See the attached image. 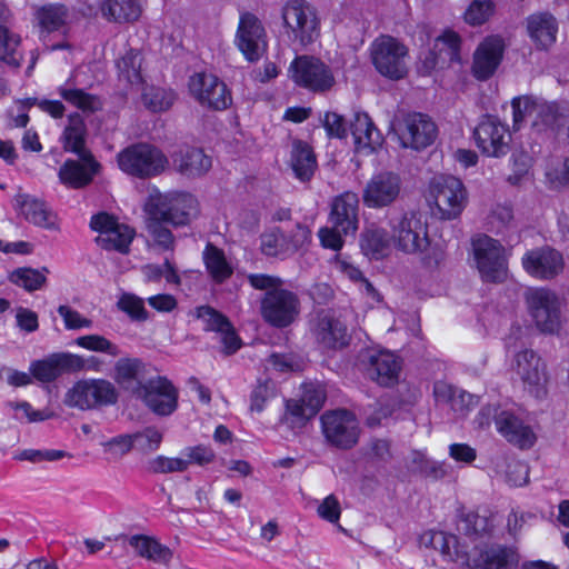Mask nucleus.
I'll return each mask as SVG.
<instances>
[{"instance_id": "nucleus-8", "label": "nucleus", "mask_w": 569, "mask_h": 569, "mask_svg": "<svg viewBox=\"0 0 569 569\" xmlns=\"http://www.w3.org/2000/svg\"><path fill=\"white\" fill-rule=\"evenodd\" d=\"M282 20L289 36L300 44L313 42L319 36L315 9L302 0H290L282 8Z\"/></svg>"}, {"instance_id": "nucleus-57", "label": "nucleus", "mask_w": 569, "mask_h": 569, "mask_svg": "<svg viewBox=\"0 0 569 569\" xmlns=\"http://www.w3.org/2000/svg\"><path fill=\"white\" fill-rule=\"evenodd\" d=\"M30 372L41 382H52L61 375L56 358L33 361L30 365Z\"/></svg>"}, {"instance_id": "nucleus-50", "label": "nucleus", "mask_w": 569, "mask_h": 569, "mask_svg": "<svg viewBox=\"0 0 569 569\" xmlns=\"http://www.w3.org/2000/svg\"><path fill=\"white\" fill-rule=\"evenodd\" d=\"M76 343L84 349L96 351V352H104L112 357H117L120 355V349L117 345L99 335H88L82 336L76 339Z\"/></svg>"}, {"instance_id": "nucleus-41", "label": "nucleus", "mask_w": 569, "mask_h": 569, "mask_svg": "<svg viewBox=\"0 0 569 569\" xmlns=\"http://www.w3.org/2000/svg\"><path fill=\"white\" fill-rule=\"evenodd\" d=\"M59 94L66 102L83 112H94L102 107L99 97L77 88L71 80L59 88Z\"/></svg>"}, {"instance_id": "nucleus-45", "label": "nucleus", "mask_w": 569, "mask_h": 569, "mask_svg": "<svg viewBox=\"0 0 569 569\" xmlns=\"http://www.w3.org/2000/svg\"><path fill=\"white\" fill-rule=\"evenodd\" d=\"M260 249L267 257H286L293 253L287 234L279 228L261 234Z\"/></svg>"}, {"instance_id": "nucleus-25", "label": "nucleus", "mask_w": 569, "mask_h": 569, "mask_svg": "<svg viewBox=\"0 0 569 569\" xmlns=\"http://www.w3.org/2000/svg\"><path fill=\"white\" fill-rule=\"evenodd\" d=\"M368 377L380 386L389 387L398 381L400 362L390 351H369L363 358Z\"/></svg>"}, {"instance_id": "nucleus-44", "label": "nucleus", "mask_w": 569, "mask_h": 569, "mask_svg": "<svg viewBox=\"0 0 569 569\" xmlns=\"http://www.w3.org/2000/svg\"><path fill=\"white\" fill-rule=\"evenodd\" d=\"M142 57L139 51L130 49L117 62L119 78L131 86L142 84L141 74Z\"/></svg>"}, {"instance_id": "nucleus-10", "label": "nucleus", "mask_w": 569, "mask_h": 569, "mask_svg": "<svg viewBox=\"0 0 569 569\" xmlns=\"http://www.w3.org/2000/svg\"><path fill=\"white\" fill-rule=\"evenodd\" d=\"M178 389L162 376L149 378L144 385L134 390V398L157 416L166 417L173 413L178 407Z\"/></svg>"}, {"instance_id": "nucleus-5", "label": "nucleus", "mask_w": 569, "mask_h": 569, "mask_svg": "<svg viewBox=\"0 0 569 569\" xmlns=\"http://www.w3.org/2000/svg\"><path fill=\"white\" fill-rule=\"evenodd\" d=\"M300 313L299 296L282 287L264 293L260 299V316L270 327L283 329L291 326Z\"/></svg>"}, {"instance_id": "nucleus-48", "label": "nucleus", "mask_w": 569, "mask_h": 569, "mask_svg": "<svg viewBox=\"0 0 569 569\" xmlns=\"http://www.w3.org/2000/svg\"><path fill=\"white\" fill-rule=\"evenodd\" d=\"M117 307L127 313L132 321L142 322L149 318L143 299L133 293H122L117 302Z\"/></svg>"}, {"instance_id": "nucleus-33", "label": "nucleus", "mask_w": 569, "mask_h": 569, "mask_svg": "<svg viewBox=\"0 0 569 569\" xmlns=\"http://www.w3.org/2000/svg\"><path fill=\"white\" fill-rule=\"evenodd\" d=\"M179 172L188 177L204 174L212 166L211 158L194 147L181 148L173 157Z\"/></svg>"}, {"instance_id": "nucleus-37", "label": "nucleus", "mask_w": 569, "mask_h": 569, "mask_svg": "<svg viewBox=\"0 0 569 569\" xmlns=\"http://www.w3.org/2000/svg\"><path fill=\"white\" fill-rule=\"evenodd\" d=\"M390 237L386 229L371 224L361 233L360 247L370 259L379 260L389 250Z\"/></svg>"}, {"instance_id": "nucleus-24", "label": "nucleus", "mask_w": 569, "mask_h": 569, "mask_svg": "<svg viewBox=\"0 0 569 569\" xmlns=\"http://www.w3.org/2000/svg\"><path fill=\"white\" fill-rule=\"evenodd\" d=\"M401 190L400 177L393 172L375 174L363 190V202L369 208H383L396 201Z\"/></svg>"}, {"instance_id": "nucleus-11", "label": "nucleus", "mask_w": 569, "mask_h": 569, "mask_svg": "<svg viewBox=\"0 0 569 569\" xmlns=\"http://www.w3.org/2000/svg\"><path fill=\"white\" fill-rule=\"evenodd\" d=\"M391 228L395 246L400 251L413 254L428 249V226L419 212H406Z\"/></svg>"}, {"instance_id": "nucleus-20", "label": "nucleus", "mask_w": 569, "mask_h": 569, "mask_svg": "<svg viewBox=\"0 0 569 569\" xmlns=\"http://www.w3.org/2000/svg\"><path fill=\"white\" fill-rule=\"evenodd\" d=\"M513 369L528 391L536 398H540L546 393V366L533 350L525 349L517 352L515 355Z\"/></svg>"}, {"instance_id": "nucleus-32", "label": "nucleus", "mask_w": 569, "mask_h": 569, "mask_svg": "<svg viewBox=\"0 0 569 569\" xmlns=\"http://www.w3.org/2000/svg\"><path fill=\"white\" fill-rule=\"evenodd\" d=\"M350 130L355 139L357 151L371 153L383 142L382 134L366 112H358L355 114V119L350 124Z\"/></svg>"}, {"instance_id": "nucleus-40", "label": "nucleus", "mask_w": 569, "mask_h": 569, "mask_svg": "<svg viewBox=\"0 0 569 569\" xmlns=\"http://www.w3.org/2000/svg\"><path fill=\"white\" fill-rule=\"evenodd\" d=\"M87 127L83 117L79 113H72L68 118V124L63 131L64 150L82 156L90 152L86 148Z\"/></svg>"}, {"instance_id": "nucleus-21", "label": "nucleus", "mask_w": 569, "mask_h": 569, "mask_svg": "<svg viewBox=\"0 0 569 569\" xmlns=\"http://www.w3.org/2000/svg\"><path fill=\"white\" fill-rule=\"evenodd\" d=\"M312 333L319 345L330 350L343 349L351 340L346 323L330 311H321L317 315Z\"/></svg>"}, {"instance_id": "nucleus-35", "label": "nucleus", "mask_w": 569, "mask_h": 569, "mask_svg": "<svg viewBox=\"0 0 569 569\" xmlns=\"http://www.w3.org/2000/svg\"><path fill=\"white\" fill-rule=\"evenodd\" d=\"M129 545L136 550L139 557L159 565H168L173 556L170 548L160 543L153 537L134 535L129 538Z\"/></svg>"}, {"instance_id": "nucleus-6", "label": "nucleus", "mask_w": 569, "mask_h": 569, "mask_svg": "<svg viewBox=\"0 0 569 569\" xmlns=\"http://www.w3.org/2000/svg\"><path fill=\"white\" fill-rule=\"evenodd\" d=\"M118 391L112 382L104 379H89L77 382L64 397V403L81 410L114 405Z\"/></svg>"}, {"instance_id": "nucleus-59", "label": "nucleus", "mask_w": 569, "mask_h": 569, "mask_svg": "<svg viewBox=\"0 0 569 569\" xmlns=\"http://www.w3.org/2000/svg\"><path fill=\"white\" fill-rule=\"evenodd\" d=\"M273 397V387L270 380H258L250 395V410L261 412L266 402Z\"/></svg>"}, {"instance_id": "nucleus-19", "label": "nucleus", "mask_w": 569, "mask_h": 569, "mask_svg": "<svg viewBox=\"0 0 569 569\" xmlns=\"http://www.w3.org/2000/svg\"><path fill=\"white\" fill-rule=\"evenodd\" d=\"M236 43L246 59L254 62L266 50V31L261 21L251 12L240 14Z\"/></svg>"}, {"instance_id": "nucleus-55", "label": "nucleus", "mask_w": 569, "mask_h": 569, "mask_svg": "<svg viewBox=\"0 0 569 569\" xmlns=\"http://www.w3.org/2000/svg\"><path fill=\"white\" fill-rule=\"evenodd\" d=\"M493 12L491 0H475L465 12V20L472 26L485 23Z\"/></svg>"}, {"instance_id": "nucleus-38", "label": "nucleus", "mask_w": 569, "mask_h": 569, "mask_svg": "<svg viewBox=\"0 0 569 569\" xmlns=\"http://www.w3.org/2000/svg\"><path fill=\"white\" fill-rule=\"evenodd\" d=\"M202 259L209 276L214 282L222 283L232 276L233 269L223 250L211 242L207 243L202 252Z\"/></svg>"}, {"instance_id": "nucleus-7", "label": "nucleus", "mask_w": 569, "mask_h": 569, "mask_svg": "<svg viewBox=\"0 0 569 569\" xmlns=\"http://www.w3.org/2000/svg\"><path fill=\"white\" fill-rule=\"evenodd\" d=\"M430 194L441 219L458 218L468 202L467 190L462 181L453 176L433 178L430 184Z\"/></svg>"}, {"instance_id": "nucleus-64", "label": "nucleus", "mask_w": 569, "mask_h": 569, "mask_svg": "<svg viewBox=\"0 0 569 569\" xmlns=\"http://www.w3.org/2000/svg\"><path fill=\"white\" fill-rule=\"evenodd\" d=\"M436 48L445 52L450 61L458 60L460 50V38L453 31H447L436 40Z\"/></svg>"}, {"instance_id": "nucleus-30", "label": "nucleus", "mask_w": 569, "mask_h": 569, "mask_svg": "<svg viewBox=\"0 0 569 569\" xmlns=\"http://www.w3.org/2000/svg\"><path fill=\"white\" fill-rule=\"evenodd\" d=\"M527 32L538 50L549 49L557 40L558 22L549 12H536L526 19Z\"/></svg>"}, {"instance_id": "nucleus-27", "label": "nucleus", "mask_w": 569, "mask_h": 569, "mask_svg": "<svg viewBox=\"0 0 569 569\" xmlns=\"http://www.w3.org/2000/svg\"><path fill=\"white\" fill-rule=\"evenodd\" d=\"M505 43L498 36L486 38L473 56L472 72L478 80L489 79L501 62Z\"/></svg>"}, {"instance_id": "nucleus-23", "label": "nucleus", "mask_w": 569, "mask_h": 569, "mask_svg": "<svg viewBox=\"0 0 569 569\" xmlns=\"http://www.w3.org/2000/svg\"><path fill=\"white\" fill-rule=\"evenodd\" d=\"M523 269L532 277L549 280L563 269V259L559 251L545 246L527 251L522 257Z\"/></svg>"}, {"instance_id": "nucleus-13", "label": "nucleus", "mask_w": 569, "mask_h": 569, "mask_svg": "<svg viewBox=\"0 0 569 569\" xmlns=\"http://www.w3.org/2000/svg\"><path fill=\"white\" fill-rule=\"evenodd\" d=\"M289 71L295 83L313 92L328 91L335 84L330 68L315 57H297L291 62Z\"/></svg>"}, {"instance_id": "nucleus-47", "label": "nucleus", "mask_w": 569, "mask_h": 569, "mask_svg": "<svg viewBox=\"0 0 569 569\" xmlns=\"http://www.w3.org/2000/svg\"><path fill=\"white\" fill-rule=\"evenodd\" d=\"M106 459L109 462H118L133 448L131 435H119L101 443Z\"/></svg>"}, {"instance_id": "nucleus-31", "label": "nucleus", "mask_w": 569, "mask_h": 569, "mask_svg": "<svg viewBox=\"0 0 569 569\" xmlns=\"http://www.w3.org/2000/svg\"><path fill=\"white\" fill-rule=\"evenodd\" d=\"M113 379L134 397L137 387L149 379L148 366L139 358H120L114 365Z\"/></svg>"}, {"instance_id": "nucleus-3", "label": "nucleus", "mask_w": 569, "mask_h": 569, "mask_svg": "<svg viewBox=\"0 0 569 569\" xmlns=\"http://www.w3.org/2000/svg\"><path fill=\"white\" fill-rule=\"evenodd\" d=\"M473 256L480 277L486 282L499 283L507 278V254L499 240L479 234L472 240Z\"/></svg>"}, {"instance_id": "nucleus-34", "label": "nucleus", "mask_w": 569, "mask_h": 569, "mask_svg": "<svg viewBox=\"0 0 569 569\" xmlns=\"http://www.w3.org/2000/svg\"><path fill=\"white\" fill-rule=\"evenodd\" d=\"M100 12L110 22L129 23L139 19L142 8L140 0H103Z\"/></svg>"}, {"instance_id": "nucleus-60", "label": "nucleus", "mask_w": 569, "mask_h": 569, "mask_svg": "<svg viewBox=\"0 0 569 569\" xmlns=\"http://www.w3.org/2000/svg\"><path fill=\"white\" fill-rule=\"evenodd\" d=\"M247 280L253 289L264 293L280 290L284 284L282 278L267 273H249Z\"/></svg>"}, {"instance_id": "nucleus-62", "label": "nucleus", "mask_w": 569, "mask_h": 569, "mask_svg": "<svg viewBox=\"0 0 569 569\" xmlns=\"http://www.w3.org/2000/svg\"><path fill=\"white\" fill-rule=\"evenodd\" d=\"M287 413L286 420L291 427H302L308 420L315 415H309V408L301 400H288L287 401Z\"/></svg>"}, {"instance_id": "nucleus-28", "label": "nucleus", "mask_w": 569, "mask_h": 569, "mask_svg": "<svg viewBox=\"0 0 569 569\" xmlns=\"http://www.w3.org/2000/svg\"><path fill=\"white\" fill-rule=\"evenodd\" d=\"M33 22L39 29L40 38L44 40L52 32L67 33L70 20L69 9L61 3L33 6Z\"/></svg>"}, {"instance_id": "nucleus-2", "label": "nucleus", "mask_w": 569, "mask_h": 569, "mask_svg": "<svg viewBox=\"0 0 569 569\" xmlns=\"http://www.w3.org/2000/svg\"><path fill=\"white\" fill-rule=\"evenodd\" d=\"M371 61L376 70L391 80L407 76L408 48L391 36H380L370 47Z\"/></svg>"}, {"instance_id": "nucleus-12", "label": "nucleus", "mask_w": 569, "mask_h": 569, "mask_svg": "<svg viewBox=\"0 0 569 569\" xmlns=\"http://www.w3.org/2000/svg\"><path fill=\"white\" fill-rule=\"evenodd\" d=\"M320 420L322 435L329 445L339 449H350L357 445L360 429L352 412L331 410L325 412Z\"/></svg>"}, {"instance_id": "nucleus-52", "label": "nucleus", "mask_w": 569, "mask_h": 569, "mask_svg": "<svg viewBox=\"0 0 569 569\" xmlns=\"http://www.w3.org/2000/svg\"><path fill=\"white\" fill-rule=\"evenodd\" d=\"M196 317L204 323L206 331L219 332L229 326V319L210 306H200L196 309Z\"/></svg>"}, {"instance_id": "nucleus-53", "label": "nucleus", "mask_w": 569, "mask_h": 569, "mask_svg": "<svg viewBox=\"0 0 569 569\" xmlns=\"http://www.w3.org/2000/svg\"><path fill=\"white\" fill-rule=\"evenodd\" d=\"M189 468V460L184 458H169L157 456L148 463V470L152 473L183 472Z\"/></svg>"}, {"instance_id": "nucleus-22", "label": "nucleus", "mask_w": 569, "mask_h": 569, "mask_svg": "<svg viewBox=\"0 0 569 569\" xmlns=\"http://www.w3.org/2000/svg\"><path fill=\"white\" fill-rule=\"evenodd\" d=\"M78 157V160H66L58 171L60 182L70 189H82L89 186L101 169V164L91 152H84Z\"/></svg>"}, {"instance_id": "nucleus-49", "label": "nucleus", "mask_w": 569, "mask_h": 569, "mask_svg": "<svg viewBox=\"0 0 569 569\" xmlns=\"http://www.w3.org/2000/svg\"><path fill=\"white\" fill-rule=\"evenodd\" d=\"M492 523L485 516L475 512L467 513L460 520L459 530L466 536H483L492 530Z\"/></svg>"}, {"instance_id": "nucleus-17", "label": "nucleus", "mask_w": 569, "mask_h": 569, "mask_svg": "<svg viewBox=\"0 0 569 569\" xmlns=\"http://www.w3.org/2000/svg\"><path fill=\"white\" fill-rule=\"evenodd\" d=\"M477 147L488 157H502L509 151L511 133L498 118L486 116L473 131Z\"/></svg>"}, {"instance_id": "nucleus-58", "label": "nucleus", "mask_w": 569, "mask_h": 569, "mask_svg": "<svg viewBox=\"0 0 569 569\" xmlns=\"http://www.w3.org/2000/svg\"><path fill=\"white\" fill-rule=\"evenodd\" d=\"M173 93L159 88H152L143 94L144 104L153 112L164 111L173 103Z\"/></svg>"}, {"instance_id": "nucleus-61", "label": "nucleus", "mask_w": 569, "mask_h": 569, "mask_svg": "<svg viewBox=\"0 0 569 569\" xmlns=\"http://www.w3.org/2000/svg\"><path fill=\"white\" fill-rule=\"evenodd\" d=\"M66 457H71V455L64 450H57V449H44V450H37V449H26L20 452L19 459L20 460H27L33 463L41 462V461H58L60 459H63Z\"/></svg>"}, {"instance_id": "nucleus-39", "label": "nucleus", "mask_w": 569, "mask_h": 569, "mask_svg": "<svg viewBox=\"0 0 569 569\" xmlns=\"http://www.w3.org/2000/svg\"><path fill=\"white\" fill-rule=\"evenodd\" d=\"M291 167L299 180L309 181L311 179L317 168V160L309 144L302 141L293 143Z\"/></svg>"}, {"instance_id": "nucleus-29", "label": "nucleus", "mask_w": 569, "mask_h": 569, "mask_svg": "<svg viewBox=\"0 0 569 569\" xmlns=\"http://www.w3.org/2000/svg\"><path fill=\"white\" fill-rule=\"evenodd\" d=\"M496 428L508 442L521 449L531 448L537 439L531 427L508 410H500L496 417Z\"/></svg>"}, {"instance_id": "nucleus-18", "label": "nucleus", "mask_w": 569, "mask_h": 569, "mask_svg": "<svg viewBox=\"0 0 569 569\" xmlns=\"http://www.w3.org/2000/svg\"><path fill=\"white\" fill-rule=\"evenodd\" d=\"M192 97L203 107L224 110L231 102V94L223 81L212 73H196L189 80Z\"/></svg>"}, {"instance_id": "nucleus-16", "label": "nucleus", "mask_w": 569, "mask_h": 569, "mask_svg": "<svg viewBox=\"0 0 569 569\" xmlns=\"http://www.w3.org/2000/svg\"><path fill=\"white\" fill-rule=\"evenodd\" d=\"M397 132L403 148L422 150L435 142L438 129L429 116L412 112L403 117Z\"/></svg>"}, {"instance_id": "nucleus-1", "label": "nucleus", "mask_w": 569, "mask_h": 569, "mask_svg": "<svg viewBox=\"0 0 569 569\" xmlns=\"http://www.w3.org/2000/svg\"><path fill=\"white\" fill-rule=\"evenodd\" d=\"M119 168L137 178H150L161 173L168 161L166 156L148 143L132 144L117 156Z\"/></svg>"}, {"instance_id": "nucleus-56", "label": "nucleus", "mask_w": 569, "mask_h": 569, "mask_svg": "<svg viewBox=\"0 0 569 569\" xmlns=\"http://www.w3.org/2000/svg\"><path fill=\"white\" fill-rule=\"evenodd\" d=\"M563 104H558L556 102H546L540 101L538 107L536 120H533V126L539 127L543 126L546 129L551 131L555 122L557 121V117L561 113Z\"/></svg>"}, {"instance_id": "nucleus-46", "label": "nucleus", "mask_w": 569, "mask_h": 569, "mask_svg": "<svg viewBox=\"0 0 569 569\" xmlns=\"http://www.w3.org/2000/svg\"><path fill=\"white\" fill-rule=\"evenodd\" d=\"M146 213V228L156 244L161 247L163 250H173L174 237L167 227L169 223L158 214H153L152 212Z\"/></svg>"}, {"instance_id": "nucleus-9", "label": "nucleus", "mask_w": 569, "mask_h": 569, "mask_svg": "<svg viewBox=\"0 0 569 569\" xmlns=\"http://www.w3.org/2000/svg\"><path fill=\"white\" fill-rule=\"evenodd\" d=\"M528 312L541 332L553 333L560 328L561 311L558 296L546 288L526 292Z\"/></svg>"}, {"instance_id": "nucleus-36", "label": "nucleus", "mask_w": 569, "mask_h": 569, "mask_svg": "<svg viewBox=\"0 0 569 569\" xmlns=\"http://www.w3.org/2000/svg\"><path fill=\"white\" fill-rule=\"evenodd\" d=\"M16 204L29 222L47 229L54 227L52 214L44 202L27 193H19L16 196Z\"/></svg>"}, {"instance_id": "nucleus-15", "label": "nucleus", "mask_w": 569, "mask_h": 569, "mask_svg": "<svg viewBox=\"0 0 569 569\" xmlns=\"http://www.w3.org/2000/svg\"><path fill=\"white\" fill-rule=\"evenodd\" d=\"M90 228L98 231L96 242L104 250H114L127 253L134 238V231L126 224L119 223L112 216L100 212L92 216Z\"/></svg>"}, {"instance_id": "nucleus-14", "label": "nucleus", "mask_w": 569, "mask_h": 569, "mask_svg": "<svg viewBox=\"0 0 569 569\" xmlns=\"http://www.w3.org/2000/svg\"><path fill=\"white\" fill-rule=\"evenodd\" d=\"M465 565L468 569H518L520 555L506 545L477 546L466 555Z\"/></svg>"}, {"instance_id": "nucleus-51", "label": "nucleus", "mask_w": 569, "mask_h": 569, "mask_svg": "<svg viewBox=\"0 0 569 569\" xmlns=\"http://www.w3.org/2000/svg\"><path fill=\"white\" fill-rule=\"evenodd\" d=\"M133 446L142 452L156 451L162 441V433L156 427H147L142 431L131 433Z\"/></svg>"}, {"instance_id": "nucleus-63", "label": "nucleus", "mask_w": 569, "mask_h": 569, "mask_svg": "<svg viewBox=\"0 0 569 569\" xmlns=\"http://www.w3.org/2000/svg\"><path fill=\"white\" fill-rule=\"evenodd\" d=\"M322 124L329 138L345 139L348 134V126L345 118L336 112H326Z\"/></svg>"}, {"instance_id": "nucleus-43", "label": "nucleus", "mask_w": 569, "mask_h": 569, "mask_svg": "<svg viewBox=\"0 0 569 569\" xmlns=\"http://www.w3.org/2000/svg\"><path fill=\"white\" fill-rule=\"evenodd\" d=\"M20 37L10 28L0 31V62L17 70L21 66Z\"/></svg>"}, {"instance_id": "nucleus-26", "label": "nucleus", "mask_w": 569, "mask_h": 569, "mask_svg": "<svg viewBox=\"0 0 569 569\" xmlns=\"http://www.w3.org/2000/svg\"><path fill=\"white\" fill-rule=\"evenodd\" d=\"M358 210V194L346 191L332 200L329 222L336 226L337 229L342 230L346 236H355L359 222Z\"/></svg>"}, {"instance_id": "nucleus-54", "label": "nucleus", "mask_w": 569, "mask_h": 569, "mask_svg": "<svg viewBox=\"0 0 569 569\" xmlns=\"http://www.w3.org/2000/svg\"><path fill=\"white\" fill-rule=\"evenodd\" d=\"M539 104L540 100L529 96L513 98L511 101L513 124L518 126L527 117L536 119Z\"/></svg>"}, {"instance_id": "nucleus-42", "label": "nucleus", "mask_w": 569, "mask_h": 569, "mask_svg": "<svg viewBox=\"0 0 569 569\" xmlns=\"http://www.w3.org/2000/svg\"><path fill=\"white\" fill-rule=\"evenodd\" d=\"M48 273L49 269L47 267H42L41 269L23 267L13 270L9 276V280L24 290L32 292L46 287Z\"/></svg>"}, {"instance_id": "nucleus-4", "label": "nucleus", "mask_w": 569, "mask_h": 569, "mask_svg": "<svg viewBox=\"0 0 569 569\" xmlns=\"http://www.w3.org/2000/svg\"><path fill=\"white\" fill-rule=\"evenodd\" d=\"M144 211L162 217L173 227L184 226L197 212V200L189 193L157 192L149 196Z\"/></svg>"}]
</instances>
